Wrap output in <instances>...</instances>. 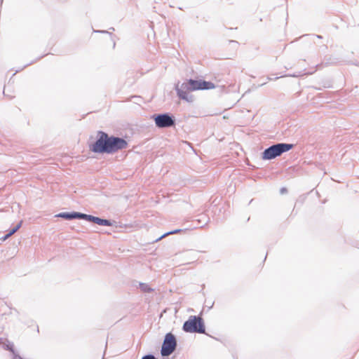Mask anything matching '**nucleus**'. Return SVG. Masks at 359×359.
Masks as SVG:
<instances>
[{
    "label": "nucleus",
    "instance_id": "19",
    "mask_svg": "<svg viewBox=\"0 0 359 359\" xmlns=\"http://www.w3.org/2000/svg\"><path fill=\"white\" fill-rule=\"evenodd\" d=\"M228 75L230 76L231 75V71H229V72L228 73Z\"/></svg>",
    "mask_w": 359,
    "mask_h": 359
},
{
    "label": "nucleus",
    "instance_id": "1",
    "mask_svg": "<svg viewBox=\"0 0 359 359\" xmlns=\"http://www.w3.org/2000/svg\"><path fill=\"white\" fill-rule=\"evenodd\" d=\"M127 145V142L122 138L109 137L106 133H101L98 140L93 144L92 151L100 153H113L126 148Z\"/></svg>",
    "mask_w": 359,
    "mask_h": 359
},
{
    "label": "nucleus",
    "instance_id": "3",
    "mask_svg": "<svg viewBox=\"0 0 359 359\" xmlns=\"http://www.w3.org/2000/svg\"><path fill=\"white\" fill-rule=\"evenodd\" d=\"M294 147L293 144L289 143H276L271 145L264 150L262 153V158L264 160H272L281 156Z\"/></svg>",
    "mask_w": 359,
    "mask_h": 359
},
{
    "label": "nucleus",
    "instance_id": "9",
    "mask_svg": "<svg viewBox=\"0 0 359 359\" xmlns=\"http://www.w3.org/2000/svg\"><path fill=\"white\" fill-rule=\"evenodd\" d=\"M93 222L102 225V226H111V223L109 220L101 219L99 217H95V218H93Z\"/></svg>",
    "mask_w": 359,
    "mask_h": 359
},
{
    "label": "nucleus",
    "instance_id": "5",
    "mask_svg": "<svg viewBox=\"0 0 359 359\" xmlns=\"http://www.w3.org/2000/svg\"><path fill=\"white\" fill-rule=\"evenodd\" d=\"M176 346L175 336L171 333L166 334L161 351V355L163 356L170 355L175 350Z\"/></svg>",
    "mask_w": 359,
    "mask_h": 359
},
{
    "label": "nucleus",
    "instance_id": "2",
    "mask_svg": "<svg viewBox=\"0 0 359 359\" xmlns=\"http://www.w3.org/2000/svg\"><path fill=\"white\" fill-rule=\"evenodd\" d=\"M215 86L211 82L202 80L189 79L186 83H183L180 88H177L178 96L187 102H192L193 97L189 95V93L197 90H208L214 88Z\"/></svg>",
    "mask_w": 359,
    "mask_h": 359
},
{
    "label": "nucleus",
    "instance_id": "6",
    "mask_svg": "<svg viewBox=\"0 0 359 359\" xmlns=\"http://www.w3.org/2000/svg\"><path fill=\"white\" fill-rule=\"evenodd\" d=\"M156 125L158 128L170 127L174 125L173 119L168 114H160L154 117Z\"/></svg>",
    "mask_w": 359,
    "mask_h": 359
},
{
    "label": "nucleus",
    "instance_id": "12",
    "mask_svg": "<svg viewBox=\"0 0 359 359\" xmlns=\"http://www.w3.org/2000/svg\"><path fill=\"white\" fill-rule=\"evenodd\" d=\"M74 218H80V219H87V215H86V214L75 212V213H74Z\"/></svg>",
    "mask_w": 359,
    "mask_h": 359
},
{
    "label": "nucleus",
    "instance_id": "18",
    "mask_svg": "<svg viewBox=\"0 0 359 359\" xmlns=\"http://www.w3.org/2000/svg\"><path fill=\"white\" fill-rule=\"evenodd\" d=\"M299 74H293V75H291V76H293V77H297L299 76Z\"/></svg>",
    "mask_w": 359,
    "mask_h": 359
},
{
    "label": "nucleus",
    "instance_id": "8",
    "mask_svg": "<svg viewBox=\"0 0 359 359\" xmlns=\"http://www.w3.org/2000/svg\"><path fill=\"white\" fill-rule=\"evenodd\" d=\"M242 71L238 68L232 72L233 79H228L229 81L226 80V85H228V87L231 89L230 91L236 92L238 89V86H236V80L235 76L236 74L241 73Z\"/></svg>",
    "mask_w": 359,
    "mask_h": 359
},
{
    "label": "nucleus",
    "instance_id": "13",
    "mask_svg": "<svg viewBox=\"0 0 359 359\" xmlns=\"http://www.w3.org/2000/svg\"><path fill=\"white\" fill-rule=\"evenodd\" d=\"M178 232H180V230H176V231H174L172 232H169V233H165L164 235L161 236L157 241L161 240V238H163V237L166 236L167 235H169V234H171V233H178Z\"/></svg>",
    "mask_w": 359,
    "mask_h": 359
},
{
    "label": "nucleus",
    "instance_id": "10",
    "mask_svg": "<svg viewBox=\"0 0 359 359\" xmlns=\"http://www.w3.org/2000/svg\"><path fill=\"white\" fill-rule=\"evenodd\" d=\"M57 216L63 217V218H65V219H74V213L69 214V213H65L64 212V213L59 214Z\"/></svg>",
    "mask_w": 359,
    "mask_h": 359
},
{
    "label": "nucleus",
    "instance_id": "4",
    "mask_svg": "<svg viewBox=\"0 0 359 359\" xmlns=\"http://www.w3.org/2000/svg\"><path fill=\"white\" fill-rule=\"evenodd\" d=\"M183 330L187 332H205V326L201 317L191 316L183 325Z\"/></svg>",
    "mask_w": 359,
    "mask_h": 359
},
{
    "label": "nucleus",
    "instance_id": "11",
    "mask_svg": "<svg viewBox=\"0 0 359 359\" xmlns=\"http://www.w3.org/2000/svg\"><path fill=\"white\" fill-rule=\"evenodd\" d=\"M20 225H21V224L20 223V224H18L15 228H13V229L9 232V233H8V234L5 236L4 239L8 238V237H10L11 235H13V233H15V232L19 229V228L20 227Z\"/></svg>",
    "mask_w": 359,
    "mask_h": 359
},
{
    "label": "nucleus",
    "instance_id": "16",
    "mask_svg": "<svg viewBox=\"0 0 359 359\" xmlns=\"http://www.w3.org/2000/svg\"><path fill=\"white\" fill-rule=\"evenodd\" d=\"M93 218H95V217L87 215V220L93 222Z\"/></svg>",
    "mask_w": 359,
    "mask_h": 359
},
{
    "label": "nucleus",
    "instance_id": "14",
    "mask_svg": "<svg viewBox=\"0 0 359 359\" xmlns=\"http://www.w3.org/2000/svg\"><path fill=\"white\" fill-rule=\"evenodd\" d=\"M142 359H156L154 355H147L144 356Z\"/></svg>",
    "mask_w": 359,
    "mask_h": 359
},
{
    "label": "nucleus",
    "instance_id": "17",
    "mask_svg": "<svg viewBox=\"0 0 359 359\" xmlns=\"http://www.w3.org/2000/svg\"><path fill=\"white\" fill-rule=\"evenodd\" d=\"M313 36H315V37H316L318 39H322L323 38V36L321 35H317V34H313Z\"/></svg>",
    "mask_w": 359,
    "mask_h": 359
},
{
    "label": "nucleus",
    "instance_id": "7",
    "mask_svg": "<svg viewBox=\"0 0 359 359\" xmlns=\"http://www.w3.org/2000/svg\"><path fill=\"white\" fill-rule=\"evenodd\" d=\"M239 46L237 41L229 40L228 43H226V50H228V53H226V60H231L236 56Z\"/></svg>",
    "mask_w": 359,
    "mask_h": 359
},
{
    "label": "nucleus",
    "instance_id": "15",
    "mask_svg": "<svg viewBox=\"0 0 359 359\" xmlns=\"http://www.w3.org/2000/svg\"><path fill=\"white\" fill-rule=\"evenodd\" d=\"M287 192V190L285 187H282L280 190V194H285Z\"/></svg>",
    "mask_w": 359,
    "mask_h": 359
}]
</instances>
